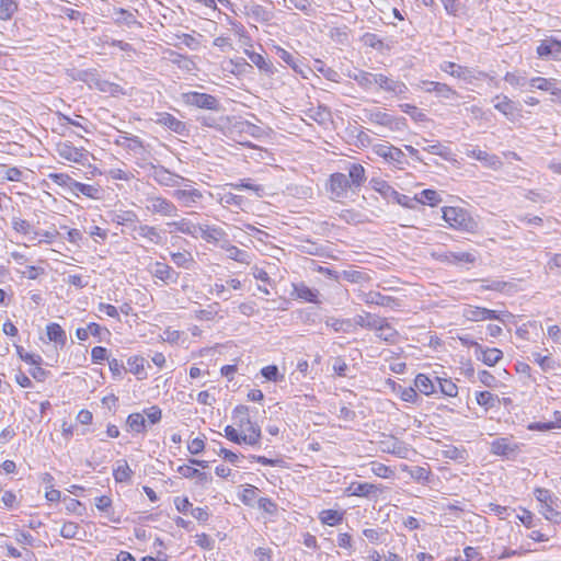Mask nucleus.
Here are the masks:
<instances>
[{
    "instance_id": "41",
    "label": "nucleus",
    "mask_w": 561,
    "mask_h": 561,
    "mask_svg": "<svg viewBox=\"0 0 561 561\" xmlns=\"http://www.w3.org/2000/svg\"><path fill=\"white\" fill-rule=\"evenodd\" d=\"M71 191L75 192L77 196L79 194H82V195L93 198V199L99 198V195H100V188L98 186L84 184V183H81L78 181H75V183H72Z\"/></svg>"
},
{
    "instance_id": "50",
    "label": "nucleus",
    "mask_w": 561,
    "mask_h": 561,
    "mask_svg": "<svg viewBox=\"0 0 561 561\" xmlns=\"http://www.w3.org/2000/svg\"><path fill=\"white\" fill-rule=\"evenodd\" d=\"M95 87L99 91L108 93L113 96H116L118 94H125L123 88L119 84L110 82L107 80H96Z\"/></svg>"
},
{
    "instance_id": "51",
    "label": "nucleus",
    "mask_w": 561,
    "mask_h": 561,
    "mask_svg": "<svg viewBox=\"0 0 561 561\" xmlns=\"http://www.w3.org/2000/svg\"><path fill=\"white\" fill-rule=\"evenodd\" d=\"M227 186H230L232 190H249L253 191L257 196H262L264 191L262 185L253 184L250 179H242L237 183H229Z\"/></svg>"
},
{
    "instance_id": "8",
    "label": "nucleus",
    "mask_w": 561,
    "mask_h": 561,
    "mask_svg": "<svg viewBox=\"0 0 561 561\" xmlns=\"http://www.w3.org/2000/svg\"><path fill=\"white\" fill-rule=\"evenodd\" d=\"M198 236L207 243L219 248L227 245L229 239L228 233L221 227L215 225H201Z\"/></svg>"
},
{
    "instance_id": "63",
    "label": "nucleus",
    "mask_w": 561,
    "mask_h": 561,
    "mask_svg": "<svg viewBox=\"0 0 561 561\" xmlns=\"http://www.w3.org/2000/svg\"><path fill=\"white\" fill-rule=\"evenodd\" d=\"M399 107L401 111L411 116L415 122H424L426 121V115L421 112L415 105L412 104H400Z\"/></svg>"
},
{
    "instance_id": "64",
    "label": "nucleus",
    "mask_w": 561,
    "mask_h": 561,
    "mask_svg": "<svg viewBox=\"0 0 561 561\" xmlns=\"http://www.w3.org/2000/svg\"><path fill=\"white\" fill-rule=\"evenodd\" d=\"M534 360L543 371H550L556 368V360L550 356H542L540 353H533Z\"/></svg>"
},
{
    "instance_id": "42",
    "label": "nucleus",
    "mask_w": 561,
    "mask_h": 561,
    "mask_svg": "<svg viewBox=\"0 0 561 561\" xmlns=\"http://www.w3.org/2000/svg\"><path fill=\"white\" fill-rule=\"evenodd\" d=\"M351 78L355 80L362 88L370 89L374 84H376L377 73H371L365 70H357L354 75L351 76Z\"/></svg>"
},
{
    "instance_id": "46",
    "label": "nucleus",
    "mask_w": 561,
    "mask_h": 561,
    "mask_svg": "<svg viewBox=\"0 0 561 561\" xmlns=\"http://www.w3.org/2000/svg\"><path fill=\"white\" fill-rule=\"evenodd\" d=\"M343 517L344 513L335 510H323L319 515L321 523L329 526L339 525L342 523Z\"/></svg>"
},
{
    "instance_id": "9",
    "label": "nucleus",
    "mask_w": 561,
    "mask_h": 561,
    "mask_svg": "<svg viewBox=\"0 0 561 561\" xmlns=\"http://www.w3.org/2000/svg\"><path fill=\"white\" fill-rule=\"evenodd\" d=\"M360 297L366 305H376L389 309H397L402 306L400 299L392 296L383 295L380 291L376 290H369L367 293H364Z\"/></svg>"
},
{
    "instance_id": "48",
    "label": "nucleus",
    "mask_w": 561,
    "mask_h": 561,
    "mask_svg": "<svg viewBox=\"0 0 561 561\" xmlns=\"http://www.w3.org/2000/svg\"><path fill=\"white\" fill-rule=\"evenodd\" d=\"M138 220L139 219L137 214L133 210L121 211L119 214H116L113 218V221L116 222L117 225L130 226L133 230L134 226H137L136 224L138 222Z\"/></svg>"
},
{
    "instance_id": "31",
    "label": "nucleus",
    "mask_w": 561,
    "mask_h": 561,
    "mask_svg": "<svg viewBox=\"0 0 561 561\" xmlns=\"http://www.w3.org/2000/svg\"><path fill=\"white\" fill-rule=\"evenodd\" d=\"M348 180L353 190L359 188L366 181L365 169L359 163H353L348 168Z\"/></svg>"
},
{
    "instance_id": "61",
    "label": "nucleus",
    "mask_w": 561,
    "mask_h": 561,
    "mask_svg": "<svg viewBox=\"0 0 561 561\" xmlns=\"http://www.w3.org/2000/svg\"><path fill=\"white\" fill-rule=\"evenodd\" d=\"M80 526L75 522H66L64 523L60 529V536L65 539H75L78 538V534L80 531Z\"/></svg>"
},
{
    "instance_id": "45",
    "label": "nucleus",
    "mask_w": 561,
    "mask_h": 561,
    "mask_svg": "<svg viewBox=\"0 0 561 561\" xmlns=\"http://www.w3.org/2000/svg\"><path fill=\"white\" fill-rule=\"evenodd\" d=\"M126 424L131 432H146V419L142 413H131L128 415Z\"/></svg>"
},
{
    "instance_id": "30",
    "label": "nucleus",
    "mask_w": 561,
    "mask_h": 561,
    "mask_svg": "<svg viewBox=\"0 0 561 561\" xmlns=\"http://www.w3.org/2000/svg\"><path fill=\"white\" fill-rule=\"evenodd\" d=\"M376 335L378 339L389 343L394 344L398 341L399 333L398 331L388 322L386 318H383V322L379 323Z\"/></svg>"
},
{
    "instance_id": "60",
    "label": "nucleus",
    "mask_w": 561,
    "mask_h": 561,
    "mask_svg": "<svg viewBox=\"0 0 561 561\" xmlns=\"http://www.w3.org/2000/svg\"><path fill=\"white\" fill-rule=\"evenodd\" d=\"M363 42L366 46H369L377 50H383L385 48H389L385 45L383 41L375 33H366L363 36Z\"/></svg>"
},
{
    "instance_id": "25",
    "label": "nucleus",
    "mask_w": 561,
    "mask_h": 561,
    "mask_svg": "<svg viewBox=\"0 0 561 561\" xmlns=\"http://www.w3.org/2000/svg\"><path fill=\"white\" fill-rule=\"evenodd\" d=\"M365 119L380 126L392 127L394 118L386 112L378 108H365L363 111Z\"/></svg>"
},
{
    "instance_id": "47",
    "label": "nucleus",
    "mask_w": 561,
    "mask_h": 561,
    "mask_svg": "<svg viewBox=\"0 0 561 561\" xmlns=\"http://www.w3.org/2000/svg\"><path fill=\"white\" fill-rule=\"evenodd\" d=\"M248 433L244 434V437L242 438L243 443L250 446H256L260 444L262 432L260 426L256 423L250 422L248 424Z\"/></svg>"
},
{
    "instance_id": "17",
    "label": "nucleus",
    "mask_w": 561,
    "mask_h": 561,
    "mask_svg": "<svg viewBox=\"0 0 561 561\" xmlns=\"http://www.w3.org/2000/svg\"><path fill=\"white\" fill-rule=\"evenodd\" d=\"M519 447L507 437H500L491 443L490 451L501 457H511L518 451Z\"/></svg>"
},
{
    "instance_id": "4",
    "label": "nucleus",
    "mask_w": 561,
    "mask_h": 561,
    "mask_svg": "<svg viewBox=\"0 0 561 561\" xmlns=\"http://www.w3.org/2000/svg\"><path fill=\"white\" fill-rule=\"evenodd\" d=\"M56 151L61 159L84 165L88 162L89 152L84 148H77L70 141L59 142Z\"/></svg>"
},
{
    "instance_id": "12",
    "label": "nucleus",
    "mask_w": 561,
    "mask_h": 561,
    "mask_svg": "<svg viewBox=\"0 0 561 561\" xmlns=\"http://www.w3.org/2000/svg\"><path fill=\"white\" fill-rule=\"evenodd\" d=\"M471 345L474 347L476 357L488 366H494L503 357V352L499 348H484L478 342H471Z\"/></svg>"
},
{
    "instance_id": "15",
    "label": "nucleus",
    "mask_w": 561,
    "mask_h": 561,
    "mask_svg": "<svg viewBox=\"0 0 561 561\" xmlns=\"http://www.w3.org/2000/svg\"><path fill=\"white\" fill-rule=\"evenodd\" d=\"M157 123L161 126L167 127L171 131L180 135V136H187L188 129L184 122L178 119L175 116H173L170 113L163 112L158 114Z\"/></svg>"
},
{
    "instance_id": "7",
    "label": "nucleus",
    "mask_w": 561,
    "mask_h": 561,
    "mask_svg": "<svg viewBox=\"0 0 561 561\" xmlns=\"http://www.w3.org/2000/svg\"><path fill=\"white\" fill-rule=\"evenodd\" d=\"M150 176L161 186L175 187L185 179L176 173L171 172L163 165H151Z\"/></svg>"
},
{
    "instance_id": "49",
    "label": "nucleus",
    "mask_w": 561,
    "mask_h": 561,
    "mask_svg": "<svg viewBox=\"0 0 561 561\" xmlns=\"http://www.w3.org/2000/svg\"><path fill=\"white\" fill-rule=\"evenodd\" d=\"M18 0H0V20H10L18 11Z\"/></svg>"
},
{
    "instance_id": "54",
    "label": "nucleus",
    "mask_w": 561,
    "mask_h": 561,
    "mask_svg": "<svg viewBox=\"0 0 561 561\" xmlns=\"http://www.w3.org/2000/svg\"><path fill=\"white\" fill-rule=\"evenodd\" d=\"M341 278L350 283L360 284L367 282L369 279V276L362 271L347 270L341 273Z\"/></svg>"
},
{
    "instance_id": "34",
    "label": "nucleus",
    "mask_w": 561,
    "mask_h": 561,
    "mask_svg": "<svg viewBox=\"0 0 561 561\" xmlns=\"http://www.w3.org/2000/svg\"><path fill=\"white\" fill-rule=\"evenodd\" d=\"M294 293L297 298L302 299L307 302H318L319 291L317 289H311L305 283L294 284Z\"/></svg>"
},
{
    "instance_id": "38",
    "label": "nucleus",
    "mask_w": 561,
    "mask_h": 561,
    "mask_svg": "<svg viewBox=\"0 0 561 561\" xmlns=\"http://www.w3.org/2000/svg\"><path fill=\"white\" fill-rule=\"evenodd\" d=\"M114 13L118 16L114 20L117 25H126V26H141V23L136 20V16L133 12L123 9V8H114Z\"/></svg>"
},
{
    "instance_id": "19",
    "label": "nucleus",
    "mask_w": 561,
    "mask_h": 561,
    "mask_svg": "<svg viewBox=\"0 0 561 561\" xmlns=\"http://www.w3.org/2000/svg\"><path fill=\"white\" fill-rule=\"evenodd\" d=\"M376 84L380 89L393 93L394 95H401L408 92V87L404 82L390 79L382 73H377Z\"/></svg>"
},
{
    "instance_id": "16",
    "label": "nucleus",
    "mask_w": 561,
    "mask_h": 561,
    "mask_svg": "<svg viewBox=\"0 0 561 561\" xmlns=\"http://www.w3.org/2000/svg\"><path fill=\"white\" fill-rule=\"evenodd\" d=\"M153 277L162 280L164 284L176 283L180 274L174 271L170 265L163 262H154L150 270Z\"/></svg>"
},
{
    "instance_id": "26",
    "label": "nucleus",
    "mask_w": 561,
    "mask_h": 561,
    "mask_svg": "<svg viewBox=\"0 0 561 561\" xmlns=\"http://www.w3.org/2000/svg\"><path fill=\"white\" fill-rule=\"evenodd\" d=\"M244 13L260 23L270 22L273 18L272 11L254 2L244 5Z\"/></svg>"
},
{
    "instance_id": "33",
    "label": "nucleus",
    "mask_w": 561,
    "mask_h": 561,
    "mask_svg": "<svg viewBox=\"0 0 561 561\" xmlns=\"http://www.w3.org/2000/svg\"><path fill=\"white\" fill-rule=\"evenodd\" d=\"M46 334L48 339L57 345L64 347L67 343V335L65 330L58 323H49L46 327Z\"/></svg>"
},
{
    "instance_id": "6",
    "label": "nucleus",
    "mask_w": 561,
    "mask_h": 561,
    "mask_svg": "<svg viewBox=\"0 0 561 561\" xmlns=\"http://www.w3.org/2000/svg\"><path fill=\"white\" fill-rule=\"evenodd\" d=\"M353 190L348 178L344 173H333L330 175L328 183V191L331 194V199L341 201L347 196V191Z\"/></svg>"
},
{
    "instance_id": "3",
    "label": "nucleus",
    "mask_w": 561,
    "mask_h": 561,
    "mask_svg": "<svg viewBox=\"0 0 561 561\" xmlns=\"http://www.w3.org/2000/svg\"><path fill=\"white\" fill-rule=\"evenodd\" d=\"M146 209L152 215L162 217H175L179 213L178 206L161 195H148L146 197Z\"/></svg>"
},
{
    "instance_id": "18",
    "label": "nucleus",
    "mask_w": 561,
    "mask_h": 561,
    "mask_svg": "<svg viewBox=\"0 0 561 561\" xmlns=\"http://www.w3.org/2000/svg\"><path fill=\"white\" fill-rule=\"evenodd\" d=\"M167 227L170 228V233L180 232L197 238L201 225H196L187 218H181L179 220L167 222Z\"/></svg>"
},
{
    "instance_id": "21",
    "label": "nucleus",
    "mask_w": 561,
    "mask_h": 561,
    "mask_svg": "<svg viewBox=\"0 0 561 561\" xmlns=\"http://www.w3.org/2000/svg\"><path fill=\"white\" fill-rule=\"evenodd\" d=\"M172 196L184 207H193L203 198V193L197 188L175 190Z\"/></svg>"
},
{
    "instance_id": "23",
    "label": "nucleus",
    "mask_w": 561,
    "mask_h": 561,
    "mask_svg": "<svg viewBox=\"0 0 561 561\" xmlns=\"http://www.w3.org/2000/svg\"><path fill=\"white\" fill-rule=\"evenodd\" d=\"M376 153L379 157L386 159L387 161L396 163L397 165H402L407 162L405 154L403 153V151L393 146H378V148L376 149Z\"/></svg>"
},
{
    "instance_id": "43",
    "label": "nucleus",
    "mask_w": 561,
    "mask_h": 561,
    "mask_svg": "<svg viewBox=\"0 0 561 561\" xmlns=\"http://www.w3.org/2000/svg\"><path fill=\"white\" fill-rule=\"evenodd\" d=\"M222 250L227 252V256L233 261H237L239 263H249L248 259L249 255L245 251L237 248L236 245L230 243V240H227V245L221 247Z\"/></svg>"
},
{
    "instance_id": "56",
    "label": "nucleus",
    "mask_w": 561,
    "mask_h": 561,
    "mask_svg": "<svg viewBox=\"0 0 561 561\" xmlns=\"http://www.w3.org/2000/svg\"><path fill=\"white\" fill-rule=\"evenodd\" d=\"M417 201L422 204L436 206L442 202V198L436 191L426 188L420 193V197L417 198Z\"/></svg>"
},
{
    "instance_id": "44",
    "label": "nucleus",
    "mask_w": 561,
    "mask_h": 561,
    "mask_svg": "<svg viewBox=\"0 0 561 561\" xmlns=\"http://www.w3.org/2000/svg\"><path fill=\"white\" fill-rule=\"evenodd\" d=\"M414 385L415 388L425 396H430L435 392L434 382L425 374L416 375Z\"/></svg>"
},
{
    "instance_id": "2",
    "label": "nucleus",
    "mask_w": 561,
    "mask_h": 561,
    "mask_svg": "<svg viewBox=\"0 0 561 561\" xmlns=\"http://www.w3.org/2000/svg\"><path fill=\"white\" fill-rule=\"evenodd\" d=\"M534 494L540 504L539 512L545 518L556 524H561V512L558 511L560 500L543 488L535 489Z\"/></svg>"
},
{
    "instance_id": "62",
    "label": "nucleus",
    "mask_w": 561,
    "mask_h": 561,
    "mask_svg": "<svg viewBox=\"0 0 561 561\" xmlns=\"http://www.w3.org/2000/svg\"><path fill=\"white\" fill-rule=\"evenodd\" d=\"M561 427V419H557V421L551 422H533L530 423L527 428L529 431H540L546 432L554 428Z\"/></svg>"
},
{
    "instance_id": "39",
    "label": "nucleus",
    "mask_w": 561,
    "mask_h": 561,
    "mask_svg": "<svg viewBox=\"0 0 561 561\" xmlns=\"http://www.w3.org/2000/svg\"><path fill=\"white\" fill-rule=\"evenodd\" d=\"M217 201L224 207L234 206L238 209H242L244 197L231 192H222L217 194Z\"/></svg>"
},
{
    "instance_id": "53",
    "label": "nucleus",
    "mask_w": 561,
    "mask_h": 561,
    "mask_svg": "<svg viewBox=\"0 0 561 561\" xmlns=\"http://www.w3.org/2000/svg\"><path fill=\"white\" fill-rule=\"evenodd\" d=\"M245 55L249 57V59L260 69V70H263L265 72H271L272 71V67H271V64L268 61L265 60V58L259 54V53H255V51H252V50H249V49H245L244 50Z\"/></svg>"
},
{
    "instance_id": "13",
    "label": "nucleus",
    "mask_w": 561,
    "mask_h": 561,
    "mask_svg": "<svg viewBox=\"0 0 561 561\" xmlns=\"http://www.w3.org/2000/svg\"><path fill=\"white\" fill-rule=\"evenodd\" d=\"M114 144L135 154H141L145 151L142 140L138 136L129 135L125 131L119 133Z\"/></svg>"
},
{
    "instance_id": "27",
    "label": "nucleus",
    "mask_w": 561,
    "mask_h": 561,
    "mask_svg": "<svg viewBox=\"0 0 561 561\" xmlns=\"http://www.w3.org/2000/svg\"><path fill=\"white\" fill-rule=\"evenodd\" d=\"M324 323L336 333L350 334L355 332L353 318L328 317Z\"/></svg>"
},
{
    "instance_id": "24",
    "label": "nucleus",
    "mask_w": 561,
    "mask_h": 561,
    "mask_svg": "<svg viewBox=\"0 0 561 561\" xmlns=\"http://www.w3.org/2000/svg\"><path fill=\"white\" fill-rule=\"evenodd\" d=\"M381 322H383V318L377 314H373L370 312H363L360 314H356L353 318L355 330L357 329V327H360L363 329L376 331L379 323Z\"/></svg>"
},
{
    "instance_id": "5",
    "label": "nucleus",
    "mask_w": 561,
    "mask_h": 561,
    "mask_svg": "<svg viewBox=\"0 0 561 561\" xmlns=\"http://www.w3.org/2000/svg\"><path fill=\"white\" fill-rule=\"evenodd\" d=\"M185 104L196 106L198 108L218 111L220 108L219 101L211 94L191 91L183 94Z\"/></svg>"
},
{
    "instance_id": "14",
    "label": "nucleus",
    "mask_w": 561,
    "mask_h": 561,
    "mask_svg": "<svg viewBox=\"0 0 561 561\" xmlns=\"http://www.w3.org/2000/svg\"><path fill=\"white\" fill-rule=\"evenodd\" d=\"M383 491L381 485L368 483V482H353L346 489L348 495L360 496V497H371L377 496L379 493Z\"/></svg>"
},
{
    "instance_id": "10",
    "label": "nucleus",
    "mask_w": 561,
    "mask_h": 561,
    "mask_svg": "<svg viewBox=\"0 0 561 561\" xmlns=\"http://www.w3.org/2000/svg\"><path fill=\"white\" fill-rule=\"evenodd\" d=\"M494 108L502 113L507 119L514 122L522 116L520 108L506 95H496L493 99Z\"/></svg>"
},
{
    "instance_id": "1",
    "label": "nucleus",
    "mask_w": 561,
    "mask_h": 561,
    "mask_svg": "<svg viewBox=\"0 0 561 561\" xmlns=\"http://www.w3.org/2000/svg\"><path fill=\"white\" fill-rule=\"evenodd\" d=\"M443 218L451 228L457 230L474 232L478 229V222L466 209L460 207H445Z\"/></svg>"
},
{
    "instance_id": "37",
    "label": "nucleus",
    "mask_w": 561,
    "mask_h": 561,
    "mask_svg": "<svg viewBox=\"0 0 561 561\" xmlns=\"http://www.w3.org/2000/svg\"><path fill=\"white\" fill-rule=\"evenodd\" d=\"M371 188L378 192L383 198H393L398 192L385 180L371 179L369 182Z\"/></svg>"
},
{
    "instance_id": "58",
    "label": "nucleus",
    "mask_w": 561,
    "mask_h": 561,
    "mask_svg": "<svg viewBox=\"0 0 561 561\" xmlns=\"http://www.w3.org/2000/svg\"><path fill=\"white\" fill-rule=\"evenodd\" d=\"M232 417L237 420V425L242 427L251 422L249 409L247 405H237L232 411Z\"/></svg>"
},
{
    "instance_id": "52",
    "label": "nucleus",
    "mask_w": 561,
    "mask_h": 561,
    "mask_svg": "<svg viewBox=\"0 0 561 561\" xmlns=\"http://www.w3.org/2000/svg\"><path fill=\"white\" fill-rule=\"evenodd\" d=\"M476 400L479 405L490 409L495 407L499 398L490 391H479L476 394Z\"/></svg>"
},
{
    "instance_id": "11",
    "label": "nucleus",
    "mask_w": 561,
    "mask_h": 561,
    "mask_svg": "<svg viewBox=\"0 0 561 561\" xmlns=\"http://www.w3.org/2000/svg\"><path fill=\"white\" fill-rule=\"evenodd\" d=\"M463 317L469 321L501 320V313L484 307L468 306L463 309Z\"/></svg>"
},
{
    "instance_id": "40",
    "label": "nucleus",
    "mask_w": 561,
    "mask_h": 561,
    "mask_svg": "<svg viewBox=\"0 0 561 561\" xmlns=\"http://www.w3.org/2000/svg\"><path fill=\"white\" fill-rule=\"evenodd\" d=\"M145 358L140 355L130 356L127 359L129 371L138 377V379H145L147 373L145 371Z\"/></svg>"
},
{
    "instance_id": "28",
    "label": "nucleus",
    "mask_w": 561,
    "mask_h": 561,
    "mask_svg": "<svg viewBox=\"0 0 561 561\" xmlns=\"http://www.w3.org/2000/svg\"><path fill=\"white\" fill-rule=\"evenodd\" d=\"M436 259L440 262L449 264L473 263L476 256L470 252H444L436 254Z\"/></svg>"
},
{
    "instance_id": "35",
    "label": "nucleus",
    "mask_w": 561,
    "mask_h": 561,
    "mask_svg": "<svg viewBox=\"0 0 561 561\" xmlns=\"http://www.w3.org/2000/svg\"><path fill=\"white\" fill-rule=\"evenodd\" d=\"M304 113L307 118L317 122L320 125L325 124L330 119V111L323 105L310 107Z\"/></svg>"
},
{
    "instance_id": "29",
    "label": "nucleus",
    "mask_w": 561,
    "mask_h": 561,
    "mask_svg": "<svg viewBox=\"0 0 561 561\" xmlns=\"http://www.w3.org/2000/svg\"><path fill=\"white\" fill-rule=\"evenodd\" d=\"M134 231L138 233V236L142 239H146L147 241L153 243V244H161L163 241V236L161 231L149 225H139L134 226Z\"/></svg>"
},
{
    "instance_id": "55",
    "label": "nucleus",
    "mask_w": 561,
    "mask_h": 561,
    "mask_svg": "<svg viewBox=\"0 0 561 561\" xmlns=\"http://www.w3.org/2000/svg\"><path fill=\"white\" fill-rule=\"evenodd\" d=\"M410 477L416 482L427 484L430 482L431 470L425 467L415 466L410 470Z\"/></svg>"
},
{
    "instance_id": "20",
    "label": "nucleus",
    "mask_w": 561,
    "mask_h": 561,
    "mask_svg": "<svg viewBox=\"0 0 561 561\" xmlns=\"http://www.w3.org/2000/svg\"><path fill=\"white\" fill-rule=\"evenodd\" d=\"M422 89L425 92H430V93L434 92V93H436L437 96H440L444 99H450V98L458 95L457 91L454 90L453 88H450L448 84L442 83V82H436V81H430V80L422 81Z\"/></svg>"
},
{
    "instance_id": "59",
    "label": "nucleus",
    "mask_w": 561,
    "mask_h": 561,
    "mask_svg": "<svg viewBox=\"0 0 561 561\" xmlns=\"http://www.w3.org/2000/svg\"><path fill=\"white\" fill-rule=\"evenodd\" d=\"M556 79H548L542 77H535L528 80V85L534 89H538L541 91H550L552 89Z\"/></svg>"
},
{
    "instance_id": "36",
    "label": "nucleus",
    "mask_w": 561,
    "mask_h": 561,
    "mask_svg": "<svg viewBox=\"0 0 561 561\" xmlns=\"http://www.w3.org/2000/svg\"><path fill=\"white\" fill-rule=\"evenodd\" d=\"M170 256L172 262L180 268L191 270L195 264V260L188 251L171 252Z\"/></svg>"
},
{
    "instance_id": "22",
    "label": "nucleus",
    "mask_w": 561,
    "mask_h": 561,
    "mask_svg": "<svg viewBox=\"0 0 561 561\" xmlns=\"http://www.w3.org/2000/svg\"><path fill=\"white\" fill-rule=\"evenodd\" d=\"M467 156L481 161L484 167L492 170H499L503 165V162L496 154H492L480 149H472L467 152Z\"/></svg>"
},
{
    "instance_id": "57",
    "label": "nucleus",
    "mask_w": 561,
    "mask_h": 561,
    "mask_svg": "<svg viewBox=\"0 0 561 561\" xmlns=\"http://www.w3.org/2000/svg\"><path fill=\"white\" fill-rule=\"evenodd\" d=\"M436 380L438 382L439 390L443 394H445L447 397H456L457 396L458 387L456 386V383L454 381H451L450 379H447V378H439V377H436Z\"/></svg>"
},
{
    "instance_id": "32",
    "label": "nucleus",
    "mask_w": 561,
    "mask_h": 561,
    "mask_svg": "<svg viewBox=\"0 0 561 561\" xmlns=\"http://www.w3.org/2000/svg\"><path fill=\"white\" fill-rule=\"evenodd\" d=\"M133 473L126 460H118L113 469V478L117 483L130 482Z\"/></svg>"
}]
</instances>
